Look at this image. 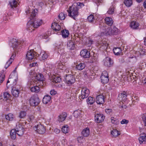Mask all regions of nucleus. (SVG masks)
I'll return each instance as SVG.
<instances>
[{
	"mask_svg": "<svg viewBox=\"0 0 146 146\" xmlns=\"http://www.w3.org/2000/svg\"><path fill=\"white\" fill-rule=\"evenodd\" d=\"M14 115L13 114L9 113L5 116L6 119L9 121H12L14 118Z\"/></svg>",
	"mask_w": 146,
	"mask_h": 146,
	"instance_id": "nucleus-41",
	"label": "nucleus"
},
{
	"mask_svg": "<svg viewBox=\"0 0 146 146\" xmlns=\"http://www.w3.org/2000/svg\"><path fill=\"white\" fill-rule=\"evenodd\" d=\"M114 8L113 7H111L109 8L108 11H107V13L109 14H112L114 12Z\"/></svg>",
	"mask_w": 146,
	"mask_h": 146,
	"instance_id": "nucleus-50",
	"label": "nucleus"
},
{
	"mask_svg": "<svg viewBox=\"0 0 146 146\" xmlns=\"http://www.w3.org/2000/svg\"><path fill=\"white\" fill-rule=\"evenodd\" d=\"M37 10L33 6H30L27 8L25 12L29 16L32 17V18L36 16L37 13Z\"/></svg>",
	"mask_w": 146,
	"mask_h": 146,
	"instance_id": "nucleus-3",
	"label": "nucleus"
},
{
	"mask_svg": "<svg viewBox=\"0 0 146 146\" xmlns=\"http://www.w3.org/2000/svg\"><path fill=\"white\" fill-rule=\"evenodd\" d=\"M26 115V112L22 111H21L19 113V117L21 118H24Z\"/></svg>",
	"mask_w": 146,
	"mask_h": 146,
	"instance_id": "nucleus-48",
	"label": "nucleus"
},
{
	"mask_svg": "<svg viewBox=\"0 0 146 146\" xmlns=\"http://www.w3.org/2000/svg\"><path fill=\"white\" fill-rule=\"evenodd\" d=\"M62 34L63 38H65L68 36L69 32L68 30H63L61 31Z\"/></svg>",
	"mask_w": 146,
	"mask_h": 146,
	"instance_id": "nucleus-36",
	"label": "nucleus"
},
{
	"mask_svg": "<svg viewBox=\"0 0 146 146\" xmlns=\"http://www.w3.org/2000/svg\"><path fill=\"white\" fill-rule=\"evenodd\" d=\"M28 86H29V87H31V85L35 86L34 82L33 81H31L29 82Z\"/></svg>",
	"mask_w": 146,
	"mask_h": 146,
	"instance_id": "nucleus-57",
	"label": "nucleus"
},
{
	"mask_svg": "<svg viewBox=\"0 0 146 146\" xmlns=\"http://www.w3.org/2000/svg\"><path fill=\"white\" fill-rule=\"evenodd\" d=\"M90 133V130L89 128H86L84 129L82 132V134L85 137L88 136Z\"/></svg>",
	"mask_w": 146,
	"mask_h": 146,
	"instance_id": "nucleus-26",
	"label": "nucleus"
},
{
	"mask_svg": "<svg viewBox=\"0 0 146 146\" xmlns=\"http://www.w3.org/2000/svg\"><path fill=\"white\" fill-rule=\"evenodd\" d=\"M41 56V59L42 60H44L48 57V55L45 53L42 52L40 54Z\"/></svg>",
	"mask_w": 146,
	"mask_h": 146,
	"instance_id": "nucleus-45",
	"label": "nucleus"
},
{
	"mask_svg": "<svg viewBox=\"0 0 146 146\" xmlns=\"http://www.w3.org/2000/svg\"><path fill=\"white\" fill-rule=\"evenodd\" d=\"M111 133L114 137H116L120 135L117 130L114 129L111 131Z\"/></svg>",
	"mask_w": 146,
	"mask_h": 146,
	"instance_id": "nucleus-44",
	"label": "nucleus"
},
{
	"mask_svg": "<svg viewBox=\"0 0 146 146\" xmlns=\"http://www.w3.org/2000/svg\"><path fill=\"white\" fill-rule=\"evenodd\" d=\"M67 117V114L65 113H62L59 116L58 121L60 122H62L64 121Z\"/></svg>",
	"mask_w": 146,
	"mask_h": 146,
	"instance_id": "nucleus-27",
	"label": "nucleus"
},
{
	"mask_svg": "<svg viewBox=\"0 0 146 146\" xmlns=\"http://www.w3.org/2000/svg\"><path fill=\"white\" fill-rule=\"evenodd\" d=\"M103 42L102 44L101 43V45L102 46H105L106 47V48L108 46V44L106 42Z\"/></svg>",
	"mask_w": 146,
	"mask_h": 146,
	"instance_id": "nucleus-59",
	"label": "nucleus"
},
{
	"mask_svg": "<svg viewBox=\"0 0 146 146\" xmlns=\"http://www.w3.org/2000/svg\"><path fill=\"white\" fill-rule=\"evenodd\" d=\"M16 130L15 129H12L10 132L11 138L13 139H15L16 138V134H17Z\"/></svg>",
	"mask_w": 146,
	"mask_h": 146,
	"instance_id": "nucleus-24",
	"label": "nucleus"
},
{
	"mask_svg": "<svg viewBox=\"0 0 146 146\" xmlns=\"http://www.w3.org/2000/svg\"><path fill=\"white\" fill-rule=\"evenodd\" d=\"M85 67V64L84 63H81L76 65V68L78 70L83 69Z\"/></svg>",
	"mask_w": 146,
	"mask_h": 146,
	"instance_id": "nucleus-34",
	"label": "nucleus"
},
{
	"mask_svg": "<svg viewBox=\"0 0 146 146\" xmlns=\"http://www.w3.org/2000/svg\"><path fill=\"white\" fill-rule=\"evenodd\" d=\"M121 49L119 48H115L113 49V52L115 55H120L121 52Z\"/></svg>",
	"mask_w": 146,
	"mask_h": 146,
	"instance_id": "nucleus-33",
	"label": "nucleus"
},
{
	"mask_svg": "<svg viewBox=\"0 0 146 146\" xmlns=\"http://www.w3.org/2000/svg\"><path fill=\"white\" fill-rule=\"evenodd\" d=\"M89 94V90L86 87L82 88H81V93L79 96L80 98L82 99L87 98Z\"/></svg>",
	"mask_w": 146,
	"mask_h": 146,
	"instance_id": "nucleus-7",
	"label": "nucleus"
},
{
	"mask_svg": "<svg viewBox=\"0 0 146 146\" xmlns=\"http://www.w3.org/2000/svg\"><path fill=\"white\" fill-rule=\"evenodd\" d=\"M15 56L16 53H13L12 54L9 59L7 62L5 64V68L7 69L9 67L10 65L12 63Z\"/></svg>",
	"mask_w": 146,
	"mask_h": 146,
	"instance_id": "nucleus-19",
	"label": "nucleus"
},
{
	"mask_svg": "<svg viewBox=\"0 0 146 146\" xmlns=\"http://www.w3.org/2000/svg\"><path fill=\"white\" fill-rule=\"evenodd\" d=\"M11 92L13 96L16 98L18 97L19 91L18 89H15L14 88H13L12 89Z\"/></svg>",
	"mask_w": 146,
	"mask_h": 146,
	"instance_id": "nucleus-28",
	"label": "nucleus"
},
{
	"mask_svg": "<svg viewBox=\"0 0 146 146\" xmlns=\"http://www.w3.org/2000/svg\"><path fill=\"white\" fill-rule=\"evenodd\" d=\"M10 95L7 92H5L3 94L4 99L5 101H7L9 98Z\"/></svg>",
	"mask_w": 146,
	"mask_h": 146,
	"instance_id": "nucleus-49",
	"label": "nucleus"
},
{
	"mask_svg": "<svg viewBox=\"0 0 146 146\" xmlns=\"http://www.w3.org/2000/svg\"><path fill=\"white\" fill-rule=\"evenodd\" d=\"M37 64L36 62V63H32V64H29L30 66L31 67H33V66H37Z\"/></svg>",
	"mask_w": 146,
	"mask_h": 146,
	"instance_id": "nucleus-62",
	"label": "nucleus"
},
{
	"mask_svg": "<svg viewBox=\"0 0 146 146\" xmlns=\"http://www.w3.org/2000/svg\"><path fill=\"white\" fill-rule=\"evenodd\" d=\"M40 88L38 86H35L31 88V90L32 92L38 93L40 91Z\"/></svg>",
	"mask_w": 146,
	"mask_h": 146,
	"instance_id": "nucleus-30",
	"label": "nucleus"
},
{
	"mask_svg": "<svg viewBox=\"0 0 146 146\" xmlns=\"http://www.w3.org/2000/svg\"><path fill=\"white\" fill-rule=\"evenodd\" d=\"M90 53L89 51L86 49L82 50L80 52V55L84 58H89L90 57Z\"/></svg>",
	"mask_w": 146,
	"mask_h": 146,
	"instance_id": "nucleus-15",
	"label": "nucleus"
},
{
	"mask_svg": "<svg viewBox=\"0 0 146 146\" xmlns=\"http://www.w3.org/2000/svg\"><path fill=\"white\" fill-rule=\"evenodd\" d=\"M51 99V98L48 95L45 96L43 99L42 101L44 104H46L49 102Z\"/></svg>",
	"mask_w": 146,
	"mask_h": 146,
	"instance_id": "nucleus-29",
	"label": "nucleus"
},
{
	"mask_svg": "<svg viewBox=\"0 0 146 146\" xmlns=\"http://www.w3.org/2000/svg\"><path fill=\"white\" fill-rule=\"evenodd\" d=\"M142 120L144 124V126L146 127V113L144 114L142 117Z\"/></svg>",
	"mask_w": 146,
	"mask_h": 146,
	"instance_id": "nucleus-54",
	"label": "nucleus"
},
{
	"mask_svg": "<svg viewBox=\"0 0 146 146\" xmlns=\"http://www.w3.org/2000/svg\"><path fill=\"white\" fill-rule=\"evenodd\" d=\"M129 121L128 120L124 119L121 121V123L122 124H126L128 123H129Z\"/></svg>",
	"mask_w": 146,
	"mask_h": 146,
	"instance_id": "nucleus-55",
	"label": "nucleus"
},
{
	"mask_svg": "<svg viewBox=\"0 0 146 146\" xmlns=\"http://www.w3.org/2000/svg\"><path fill=\"white\" fill-rule=\"evenodd\" d=\"M113 63V62L110 58L108 57H107L106 58L104 62V64L105 66H110Z\"/></svg>",
	"mask_w": 146,
	"mask_h": 146,
	"instance_id": "nucleus-21",
	"label": "nucleus"
},
{
	"mask_svg": "<svg viewBox=\"0 0 146 146\" xmlns=\"http://www.w3.org/2000/svg\"><path fill=\"white\" fill-rule=\"evenodd\" d=\"M16 68H16L13 71V72H15L12 73L10 75L9 78L7 83V86L8 88L7 84L10 82L11 83H13V85L15 84L16 83V81L17 79V75L15 73Z\"/></svg>",
	"mask_w": 146,
	"mask_h": 146,
	"instance_id": "nucleus-4",
	"label": "nucleus"
},
{
	"mask_svg": "<svg viewBox=\"0 0 146 146\" xmlns=\"http://www.w3.org/2000/svg\"><path fill=\"white\" fill-rule=\"evenodd\" d=\"M35 53L33 50L28 51L26 54L27 58L28 60H32L34 58Z\"/></svg>",
	"mask_w": 146,
	"mask_h": 146,
	"instance_id": "nucleus-18",
	"label": "nucleus"
},
{
	"mask_svg": "<svg viewBox=\"0 0 146 146\" xmlns=\"http://www.w3.org/2000/svg\"><path fill=\"white\" fill-rule=\"evenodd\" d=\"M39 8H41L44 6V3L43 2H39L38 3Z\"/></svg>",
	"mask_w": 146,
	"mask_h": 146,
	"instance_id": "nucleus-61",
	"label": "nucleus"
},
{
	"mask_svg": "<svg viewBox=\"0 0 146 146\" xmlns=\"http://www.w3.org/2000/svg\"><path fill=\"white\" fill-rule=\"evenodd\" d=\"M66 15H65L64 13H60L58 15V17L59 19L61 20H64L65 19Z\"/></svg>",
	"mask_w": 146,
	"mask_h": 146,
	"instance_id": "nucleus-47",
	"label": "nucleus"
},
{
	"mask_svg": "<svg viewBox=\"0 0 146 146\" xmlns=\"http://www.w3.org/2000/svg\"><path fill=\"white\" fill-rule=\"evenodd\" d=\"M139 66L140 68H144L146 66V63L143 61H142L140 62Z\"/></svg>",
	"mask_w": 146,
	"mask_h": 146,
	"instance_id": "nucleus-53",
	"label": "nucleus"
},
{
	"mask_svg": "<svg viewBox=\"0 0 146 146\" xmlns=\"http://www.w3.org/2000/svg\"><path fill=\"white\" fill-rule=\"evenodd\" d=\"M61 81V78L59 76H55L52 78V81L53 82L58 83L60 82Z\"/></svg>",
	"mask_w": 146,
	"mask_h": 146,
	"instance_id": "nucleus-32",
	"label": "nucleus"
},
{
	"mask_svg": "<svg viewBox=\"0 0 146 146\" xmlns=\"http://www.w3.org/2000/svg\"><path fill=\"white\" fill-rule=\"evenodd\" d=\"M68 126L66 125L64 126L62 128V130L63 133H68Z\"/></svg>",
	"mask_w": 146,
	"mask_h": 146,
	"instance_id": "nucleus-52",
	"label": "nucleus"
},
{
	"mask_svg": "<svg viewBox=\"0 0 146 146\" xmlns=\"http://www.w3.org/2000/svg\"><path fill=\"white\" fill-rule=\"evenodd\" d=\"M44 78L43 76L40 73L37 74L35 77V79H36L39 82H38L39 86H44L45 84V82H44Z\"/></svg>",
	"mask_w": 146,
	"mask_h": 146,
	"instance_id": "nucleus-10",
	"label": "nucleus"
},
{
	"mask_svg": "<svg viewBox=\"0 0 146 146\" xmlns=\"http://www.w3.org/2000/svg\"><path fill=\"white\" fill-rule=\"evenodd\" d=\"M48 37V35H47L46 34L44 35H43L42 36V38L43 39H46Z\"/></svg>",
	"mask_w": 146,
	"mask_h": 146,
	"instance_id": "nucleus-64",
	"label": "nucleus"
},
{
	"mask_svg": "<svg viewBox=\"0 0 146 146\" xmlns=\"http://www.w3.org/2000/svg\"><path fill=\"white\" fill-rule=\"evenodd\" d=\"M105 111L107 113H110L112 111V110L110 109H106Z\"/></svg>",
	"mask_w": 146,
	"mask_h": 146,
	"instance_id": "nucleus-63",
	"label": "nucleus"
},
{
	"mask_svg": "<svg viewBox=\"0 0 146 146\" xmlns=\"http://www.w3.org/2000/svg\"><path fill=\"white\" fill-rule=\"evenodd\" d=\"M94 18L93 15H90L87 17L88 22L90 23H93L94 21Z\"/></svg>",
	"mask_w": 146,
	"mask_h": 146,
	"instance_id": "nucleus-42",
	"label": "nucleus"
},
{
	"mask_svg": "<svg viewBox=\"0 0 146 146\" xmlns=\"http://www.w3.org/2000/svg\"><path fill=\"white\" fill-rule=\"evenodd\" d=\"M139 140L140 144L146 143V134L143 133L140 135V137L139 138Z\"/></svg>",
	"mask_w": 146,
	"mask_h": 146,
	"instance_id": "nucleus-17",
	"label": "nucleus"
},
{
	"mask_svg": "<svg viewBox=\"0 0 146 146\" xmlns=\"http://www.w3.org/2000/svg\"><path fill=\"white\" fill-rule=\"evenodd\" d=\"M67 47L68 48L71 50H73L75 48V44L73 41H70L68 42Z\"/></svg>",
	"mask_w": 146,
	"mask_h": 146,
	"instance_id": "nucleus-25",
	"label": "nucleus"
},
{
	"mask_svg": "<svg viewBox=\"0 0 146 146\" xmlns=\"http://www.w3.org/2000/svg\"><path fill=\"white\" fill-rule=\"evenodd\" d=\"M82 111L80 110H75L73 114L74 116L76 118H77L80 116Z\"/></svg>",
	"mask_w": 146,
	"mask_h": 146,
	"instance_id": "nucleus-39",
	"label": "nucleus"
},
{
	"mask_svg": "<svg viewBox=\"0 0 146 146\" xmlns=\"http://www.w3.org/2000/svg\"><path fill=\"white\" fill-rule=\"evenodd\" d=\"M40 102L39 98L36 96H32L29 100L30 104L33 106L38 105Z\"/></svg>",
	"mask_w": 146,
	"mask_h": 146,
	"instance_id": "nucleus-6",
	"label": "nucleus"
},
{
	"mask_svg": "<svg viewBox=\"0 0 146 146\" xmlns=\"http://www.w3.org/2000/svg\"><path fill=\"white\" fill-rule=\"evenodd\" d=\"M78 8L75 6L70 7L69 10L67 11L68 13V16L76 20V17L78 15Z\"/></svg>",
	"mask_w": 146,
	"mask_h": 146,
	"instance_id": "nucleus-2",
	"label": "nucleus"
},
{
	"mask_svg": "<svg viewBox=\"0 0 146 146\" xmlns=\"http://www.w3.org/2000/svg\"><path fill=\"white\" fill-rule=\"evenodd\" d=\"M5 76L4 75L0 76V83H2L5 79Z\"/></svg>",
	"mask_w": 146,
	"mask_h": 146,
	"instance_id": "nucleus-56",
	"label": "nucleus"
},
{
	"mask_svg": "<svg viewBox=\"0 0 146 146\" xmlns=\"http://www.w3.org/2000/svg\"><path fill=\"white\" fill-rule=\"evenodd\" d=\"M56 92L54 90H51L50 92V94L52 95H54L56 94Z\"/></svg>",
	"mask_w": 146,
	"mask_h": 146,
	"instance_id": "nucleus-58",
	"label": "nucleus"
},
{
	"mask_svg": "<svg viewBox=\"0 0 146 146\" xmlns=\"http://www.w3.org/2000/svg\"><path fill=\"white\" fill-rule=\"evenodd\" d=\"M17 133L18 135L21 136L24 134L25 129L21 125L19 124L17 126Z\"/></svg>",
	"mask_w": 146,
	"mask_h": 146,
	"instance_id": "nucleus-13",
	"label": "nucleus"
},
{
	"mask_svg": "<svg viewBox=\"0 0 146 146\" xmlns=\"http://www.w3.org/2000/svg\"><path fill=\"white\" fill-rule=\"evenodd\" d=\"M105 118V116L102 114H97L95 116V120L98 123L102 122L104 121Z\"/></svg>",
	"mask_w": 146,
	"mask_h": 146,
	"instance_id": "nucleus-11",
	"label": "nucleus"
},
{
	"mask_svg": "<svg viewBox=\"0 0 146 146\" xmlns=\"http://www.w3.org/2000/svg\"><path fill=\"white\" fill-rule=\"evenodd\" d=\"M96 102L99 104H103L105 102V97L102 95H99L96 98Z\"/></svg>",
	"mask_w": 146,
	"mask_h": 146,
	"instance_id": "nucleus-14",
	"label": "nucleus"
},
{
	"mask_svg": "<svg viewBox=\"0 0 146 146\" xmlns=\"http://www.w3.org/2000/svg\"><path fill=\"white\" fill-rule=\"evenodd\" d=\"M123 3L126 6L130 7L132 5L133 2L132 0H124Z\"/></svg>",
	"mask_w": 146,
	"mask_h": 146,
	"instance_id": "nucleus-38",
	"label": "nucleus"
},
{
	"mask_svg": "<svg viewBox=\"0 0 146 146\" xmlns=\"http://www.w3.org/2000/svg\"><path fill=\"white\" fill-rule=\"evenodd\" d=\"M35 118L34 116L32 115H30L28 116L27 120L29 122H31L33 121Z\"/></svg>",
	"mask_w": 146,
	"mask_h": 146,
	"instance_id": "nucleus-51",
	"label": "nucleus"
},
{
	"mask_svg": "<svg viewBox=\"0 0 146 146\" xmlns=\"http://www.w3.org/2000/svg\"><path fill=\"white\" fill-rule=\"evenodd\" d=\"M94 42L93 40L90 39L88 40V46H90Z\"/></svg>",
	"mask_w": 146,
	"mask_h": 146,
	"instance_id": "nucleus-60",
	"label": "nucleus"
},
{
	"mask_svg": "<svg viewBox=\"0 0 146 146\" xmlns=\"http://www.w3.org/2000/svg\"><path fill=\"white\" fill-rule=\"evenodd\" d=\"M102 29L104 30L102 32L105 35H112L111 28L106 27H102Z\"/></svg>",
	"mask_w": 146,
	"mask_h": 146,
	"instance_id": "nucleus-16",
	"label": "nucleus"
},
{
	"mask_svg": "<svg viewBox=\"0 0 146 146\" xmlns=\"http://www.w3.org/2000/svg\"><path fill=\"white\" fill-rule=\"evenodd\" d=\"M42 23V20L35 19L33 22L32 24L30 23V22H29L27 24V27L28 28V31L32 32L34 30V28H36L40 26Z\"/></svg>",
	"mask_w": 146,
	"mask_h": 146,
	"instance_id": "nucleus-1",
	"label": "nucleus"
},
{
	"mask_svg": "<svg viewBox=\"0 0 146 146\" xmlns=\"http://www.w3.org/2000/svg\"><path fill=\"white\" fill-rule=\"evenodd\" d=\"M51 27L52 29L56 32L58 31L60 29V26L56 23L54 22L52 23Z\"/></svg>",
	"mask_w": 146,
	"mask_h": 146,
	"instance_id": "nucleus-20",
	"label": "nucleus"
},
{
	"mask_svg": "<svg viewBox=\"0 0 146 146\" xmlns=\"http://www.w3.org/2000/svg\"><path fill=\"white\" fill-rule=\"evenodd\" d=\"M111 122L113 123L115 125H117L119 123V120L113 117L111 118Z\"/></svg>",
	"mask_w": 146,
	"mask_h": 146,
	"instance_id": "nucleus-43",
	"label": "nucleus"
},
{
	"mask_svg": "<svg viewBox=\"0 0 146 146\" xmlns=\"http://www.w3.org/2000/svg\"><path fill=\"white\" fill-rule=\"evenodd\" d=\"M86 101L88 104L92 105L94 102V100L93 97L90 96L87 100Z\"/></svg>",
	"mask_w": 146,
	"mask_h": 146,
	"instance_id": "nucleus-40",
	"label": "nucleus"
},
{
	"mask_svg": "<svg viewBox=\"0 0 146 146\" xmlns=\"http://www.w3.org/2000/svg\"><path fill=\"white\" fill-rule=\"evenodd\" d=\"M105 21L106 23L109 26H111L113 23V20L110 17H106L105 19Z\"/></svg>",
	"mask_w": 146,
	"mask_h": 146,
	"instance_id": "nucleus-23",
	"label": "nucleus"
},
{
	"mask_svg": "<svg viewBox=\"0 0 146 146\" xmlns=\"http://www.w3.org/2000/svg\"><path fill=\"white\" fill-rule=\"evenodd\" d=\"M34 129L36 132L40 134H43L45 131V128L43 125L41 124L38 125L37 126H35L34 127Z\"/></svg>",
	"mask_w": 146,
	"mask_h": 146,
	"instance_id": "nucleus-8",
	"label": "nucleus"
},
{
	"mask_svg": "<svg viewBox=\"0 0 146 146\" xmlns=\"http://www.w3.org/2000/svg\"><path fill=\"white\" fill-rule=\"evenodd\" d=\"M101 78L102 82L103 84L107 83L109 80V76L108 74L106 71L103 72L101 76Z\"/></svg>",
	"mask_w": 146,
	"mask_h": 146,
	"instance_id": "nucleus-9",
	"label": "nucleus"
},
{
	"mask_svg": "<svg viewBox=\"0 0 146 146\" xmlns=\"http://www.w3.org/2000/svg\"><path fill=\"white\" fill-rule=\"evenodd\" d=\"M12 46L13 48H17L20 44V42L16 39H13L12 41Z\"/></svg>",
	"mask_w": 146,
	"mask_h": 146,
	"instance_id": "nucleus-22",
	"label": "nucleus"
},
{
	"mask_svg": "<svg viewBox=\"0 0 146 146\" xmlns=\"http://www.w3.org/2000/svg\"><path fill=\"white\" fill-rule=\"evenodd\" d=\"M112 35H116L118 32L117 29L115 27H113V28H111Z\"/></svg>",
	"mask_w": 146,
	"mask_h": 146,
	"instance_id": "nucleus-46",
	"label": "nucleus"
},
{
	"mask_svg": "<svg viewBox=\"0 0 146 146\" xmlns=\"http://www.w3.org/2000/svg\"><path fill=\"white\" fill-rule=\"evenodd\" d=\"M64 81L66 84L70 85L75 82V79L74 76L72 75H66L64 77Z\"/></svg>",
	"mask_w": 146,
	"mask_h": 146,
	"instance_id": "nucleus-5",
	"label": "nucleus"
},
{
	"mask_svg": "<svg viewBox=\"0 0 146 146\" xmlns=\"http://www.w3.org/2000/svg\"><path fill=\"white\" fill-rule=\"evenodd\" d=\"M127 94L126 92L123 91L119 94L118 96V99L120 102L123 103V101L125 102L126 99Z\"/></svg>",
	"mask_w": 146,
	"mask_h": 146,
	"instance_id": "nucleus-12",
	"label": "nucleus"
},
{
	"mask_svg": "<svg viewBox=\"0 0 146 146\" xmlns=\"http://www.w3.org/2000/svg\"><path fill=\"white\" fill-rule=\"evenodd\" d=\"M145 53V50L144 49L140 48L139 50L138 51H136L135 52V54L137 55V56L142 55H144Z\"/></svg>",
	"mask_w": 146,
	"mask_h": 146,
	"instance_id": "nucleus-35",
	"label": "nucleus"
},
{
	"mask_svg": "<svg viewBox=\"0 0 146 146\" xmlns=\"http://www.w3.org/2000/svg\"><path fill=\"white\" fill-rule=\"evenodd\" d=\"M17 2L15 0H13L9 2V4L11 8H16L17 7Z\"/></svg>",
	"mask_w": 146,
	"mask_h": 146,
	"instance_id": "nucleus-37",
	"label": "nucleus"
},
{
	"mask_svg": "<svg viewBox=\"0 0 146 146\" xmlns=\"http://www.w3.org/2000/svg\"><path fill=\"white\" fill-rule=\"evenodd\" d=\"M139 26V23L135 21L132 22L130 25L131 28L134 29H137Z\"/></svg>",
	"mask_w": 146,
	"mask_h": 146,
	"instance_id": "nucleus-31",
	"label": "nucleus"
}]
</instances>
